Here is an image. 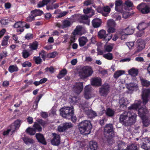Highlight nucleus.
Wrapping results in <instances>:
<instances>
[{
  "label": "nucleus",
  "instance_id": "f257e3e1",
  "mask_svg": "<svg viewBox=\"0 0 150 150\" xmlns=\"http://www.w3.org/2000/svg\"><path fill=\"white\" fill-rule=\"evenodd\" d=\"M150 95V90L149 89H144L143 90L142 97L144 105L142 108H139L138 111L139 115L142 119L144 126L145 127L149 125L150 123V119L145 115L148 111L145 105L149 100Z\"/></svg>",
  "mask_w": 150,
  "mask_h": 150
},
{
  "label": "nucleus",
  "instance_id": "f03ea898",
  "mask_svg": "<svg viewBox=\"0 0 150 150\" xmlns=\"http://www.w3.org/2000/svg\"><path fill=\"white\" fill-rule=\"evenodd\" d=\"M137 115L130 112L125 111L120 115V121L125 126L131 125L136 121Z\"/></svg>",
  "mask_w": 150,
  "mask_h": 150
},
{
  "label": "nucleus",
  "instance_id": "7ed1b4c3",
  "mask_svg": "<svg viewBox=\"0 0 150 150\" xmlns=\"http://www.w3.org/2000/svg\"><path fill=\"white\" fill-rule=\"evenodd\" d=\"M92 127V126L90 122L85 120L80 123L79 129L81 133L86 135L90 133Z\"/></svg>",
  "mask_w": 150,
  "mask_h": 150
},
{
  "label": "nucleus",
  "instance_id": "20e7f679",
  "mask_svg": "<svg viewBox=\"0 0 150 150\" xmlns=\"http://www.w3.org/2000/svg\"><path fill=\"white\" fill-rule=\"evenodd\" d=\"M104 133L108 140L111 139L114 137L115 134L112 124H109L106 125L104 128Z\"/></svg>",
  "mask_w": 150,
  "mask_h": 150
},
{
  "label": "nucleus",
  "instance_id": "39448f33",
  "mask_svg": "<svg viewBox=\"0 0 150 150\" xmlns=\"http://www.w3.org/2000/svg\"><path fill=\"white\" fill-rule=\"evenodd\" d=\"M59 111L60 114L62 117L67 119H70L73 110L71 107H64L61 108Z\"/></svg>",
  "mask_w": 150,
  "mask_h": 150
},
{
  "label": "nucleus",
  "instance_id": "423d86ee",
  "mask_svg": "<svg viewBox=\"0 0 150 150\" xmlns=\"http://www.w3.org/2000/svg\"><path fill=\"white\" fill-rule=\"evenodd\" d=\"M93 71L91 67L86 66L83 67L79 75L81 78L84 79L89 77L92 74Z\"/></svg>",
  "mask_w": 150,
  "mask_h": 150
},
{
  "label": "nucleus",
  "instance_id": "0eeeda50",
  "mask_svg": "<svg viewBox=\"0 0 150 150\" xmlns=\"http://www.w3.org/2000/svg\"><path fill=\"white\" fill-rule=\"evenodd\" d=\"M137 8L143 14L150 13V7L145 3H141Z\"/></svg>",
  "mask_w": 150,
  "mask_h": 150
},
{
  "label": "nucleus",
  "instance_id": "6e6552de",
  "mask_svg": "<svg viewBox=\"0 0 150 150\" xmlns=\"http://www.w3.org/2000/svg\"><path fill=\"white\" fill-rule=\"evenodd\" d=\"M106 33L105 30H102L98 32V35L100 38L103 39L107 42L112 38V35L110 34H106Z\"/></svg>",
  "mask_w": 150,
  "mask_h": 150
},
{
  "label": "nucleus",
  "instance_id": "1a4fd4ad",
  "mask_svg": "<svg viewBox=\"0 0 150 150\" xmlns=\"http://www.w3.org/2000/svg\"><path fill=\"white\" fill-rule=\"evenodd\" d=\"M84 106H86V105L81 104L79 105V107L82 109L85 112V113L90 118H93L97 116L96 112L92 110H89L87 108H84Z\"/></svg>",
  "mask_w": 150,
  "mask_h": 150
},
{
  "label": "nucleus",
  "instance_id": "9d476101",
  "mask_svg": "<svg viewBox=\"0 0 150 150\" xmlns=\"http://www.w3.org/2000/svg\"><path fill=\"white\" fill-rule=\"evenodd\" d=\"M110 88L109 84L107 83H105L99 89L100 95L104 96H106L109 92Z\"/></svg>",
  "mask_w": 150,
  "mask_h": 150
},
{
  "label": "nucleus",
  "instance_id": "9b49d317",
  "mask_svg": "<svg viewBox=\"0 0 150 150\" xmlns=\"http://www.w3.org/2000/svg\"><path fill=\"white\" fill-rule=\"evenodd\" d=\"M32 15L28 17L27 21L29 22H31L34 18L37 16H40L43 13V11L39 9H35L31 11Z\"/></svg>",
  "mask_w": 150,
  "mask_h": 150
},
{
  "label": "nucleus",
  "instance_id": "f8f14e48",
  "mask_svg": "<svg viewBox=\"0 0 150 150\" xmlns=\"http://www.w3.org/2000/svg\"><path fill=\"white\" fill-rule=\"evenodd\" d=\"M83 82L77 83L73 85V88L75 93L79 94L81 92L83 88Z\"/></svg>",
  "mask_w": 150,
  "mask_h": 150
},
{
  "label": "nucleus",
  "instance_id": "ddd939ff",
  "mask_svg": "<svg viewBox=\"0 0 150 150\" xmlns=\"http://www.w3.org/2000/svg\"><path fill=\"white\" fill-rule=\"evenodd\" d=\"M72 127L71 123L70 122H66L63 124L62 125L58 126V130L60 132H64L66 129L70 128Z\"/></svg>",
  "mask_w": 150,
  "mask_h": 150
},
{
  "label": "nucleus",
  "instance_id": "4468645a",
  "mask_svg": "<svg viewBox=\"0 0 150 150\" xmlns=\"http://www.w3.org/2000/svg\"><path fill=\"white\" fill-rule=\"evenodd\" d=\"M91 90V85H88L85 86V88L84 97L86 99H89L94 96L92 93Z\"/></svg>",
  "mask_w": 150,
  "mask_h": 150
},
{
  "label": "nucleus",
  "instance_id": "2eb2a0df",
  "mask_svg": "<svg viewBox=\"0 0 150 150\" xmlns=\"http://www.w3.org/2000/svg\"><path fill=\"white\" fill-rule=\"evenodd\" d=\"M143 142L141 146V147L145 150L150 149V139L145 138L142 139Z\"/></svg>",
  "mask_w": 150,
  "mask_h": 150
},
{
  "label": "nucleus",
  "instance_id": "dca6fc26",
  "mask_svg": "<svg viewBox=\"0 0 150 150\" xmlns=\"http://www.w3.org/2000/svg\"><path fill=\"white\" fill-rule=\"evenodd\" d=\"M123 2L121 0H116L115 2V10L119 12H122Z\"/></svg>",
  "mask_w": 150,
  "mask_h": 150
},
{
  "label": "nucleus",
  "instance_id": "f3484780",
  "mask_svg": "<svg viewBox=\"0 0 150 150\" xmlns=\"http://www.w3.org/2000/svg\"><path fill=\"white\" fill-rule=\"evenodd\" d=\"M119 103L120 107L123 108L126 107L127 105L129 103V102L127 98L122 97L119 99Z\"/></svg>",
  "mask_w": 150,
  "mask_h": 150
},
{
  "label": "nucleus",
  "instance_id": "a211bd4d",
  "mask_svg": "<svg viewBox=\"0 0 150 150\" xmlns=\"http://www.w3.org/2000/svg\"><path fill=\"white\" fill-rule=\"evenodd\" d=\"M23 22L19 21L16 23L14 25V27L18 28L16 31L17 32H20V33L24 31V29L23 28Z\"/></svg>",
  "mask_w": 150,
  "mask_h": 150
},
{
  "label": "nucleus",
  "instance_id": "6ab92c4d",
  "mask_svg": "<svg viewBox=\"0 0 150 150\" xmlns=\"http://www.w3.org/2000/svg\"><path fill=\"white\" fill-rule=\"evenodd\" d=\"M54 136L53 138L51 140V143L52 144L54 145H58L60 143L59 136L55 133L52 134Z\"/></svg>",
  "mask_w": 150,
  "mask_h": 150
},
{
  "label": "nucleus",
  "instance_id": "aec40b11",
  "mask_svg": "<svg viewBox=\"0 0 150 150\" xmlns=\"http://www.w3.org/2000/svg\"><path fill=\"white\" fill-rule=\"evenodd\" d=\"M91 81L92 85L94 86H99L101 84V79L98 77H96L91 79Z\"/></svg>",
  "mask_w": 150,
  "mask_h": 150
},
{
  "label": "nucleus",
  "instance_id": "412c9836",
  "mask_svg": "<svg viewBox=\"0 0 150 150\" xmlns=\"http://www.w3.org/2000/svg\"><path fill=\"white\" fill-rule=\"evenodd\" d=\"M126 86L128 90L131 91L137 90L138 88L137 84L133 83L127 84Z\"/></svg>",
  "mask_w": 150,
  "mask_h": 150
},
{
  "label": "nucleus",
  "instance_id": "4be33fe9",
  "mask_svg": "<svg viewBox=\"0 0 150 150\" xmlns=\"http://www.w3.org/2000/svg\"><path fill=\"white\" fill-rule=\"evenodd\" d=\"M35 136L39 142L43 144H46V142L43 135L40 133H37Z\"/></svg>",
  "mask_w": 150,
  "mask_h": 150
},
{
  "label": "nucleus",
  "instance_id": "5701e85b",
  "mask_svg": "<svg viewBox=\"0 0 150 150\" xmlns=\"http://www.w3.org/2000/svg\"><path fill=\"white\" fill-rule=\"evenodd\" d=\"M98 147V145L96 142L94 141L89 142V150H96Z\"/></svg>",
  "mask_w": 150,
  "mask_h": 150
},
{
  "label": "nucleus",
  "instance_id": "b1692460",
  "mask_svg": "<svg viewBox=\"0 0 150 150\" xmlns=\"http://www.w3.org/2000/svg\"><path fill=\"white\" fill-rule=\"evenodd\" d=\"M141 103V101L140 100L136 101L134 103L131 105L130 106L128 107V109L129 110H137L138 108L139 107Z\"/></svg>",
  "mask_w": 150,
  "mask_h": 150
},
{
  "label": "nucleus",
  "instance_id": "393cba45",
  "mask_svg": "<svg viewBox=\"0 0 150 150\" xmlns=\"http://www.w3.org/2000/svg\"><path fill=\"white\" fill-rule=\"evenodd\" d=\"M83 12L85 14H89L88 17H90L94 15L95 11L91 8L87 7L83 9Z\"/></svg>",
  "mask_w": 150,
  "mask_h": 150
},
{
  "label": "nucleus",
  "instance_id": "a878e982",
  "mask_svg": "<svg viewBox=\"0 0 150 150\" xmlns=\"http://www.w3.org/2000/svg\"><path fill=\"white\" fill-rule=\"evenodd\" d=\"M137 42L138 44L137 51L139 52L141 51L144 48L145 43L144 40L141 39L138 40Z\"/></svg>",
  "mask_w": 150,
  "mask_h": 150
},
{
  "label": "nucleus",
  "instance_id": "bb28decb",
  "mask_svg": "<svg viewBox=\"0 0 150 150\" xmlns=\"http://www.w3.org/2000/svg\"><path fill=\"white\" fill-rule=\"evenodd\" d=\"M101 23V20L98 18L94 19L92 22V25L95 28H97L100 27Z\"/></svg>",
  "mask_w": 150,
  "mask_h": 150
},
{
  "label": "nucleus",
  "instance_id": "cd10ccee",
  "mask_svg": "<svg viewBox=\"0 0 150 150\" xmlns=\"http://www.w3.org/2000/svg\"><path fill=\"white\" fill-rule=\"evenodd\" d=\"M83 29V28L81 26H76V28L74 29L72 33L74 35H82V31Z\"/></svg>",
  "mask_w": 150,
  "mask_h": 150
},
{
  "label": "nucleus",
  "instance_id": "c85d7f7f",
  "mask_svg": "<svg viewBox=\"0 0 150 150\" xmlns=\"http://www.w3.org/2000/svg\"><path fill=\"white\" fill-rule=\"evenodd\" d=\"M79 41L80 46L82 47L88 42V40L86 37L83 36L80 37L79 38Z\"/></svg>",
  "mask_w": 150,
  "mask_h": 150
},
{
  "label": "nucleus",
  "instance_id": "c756f323",
  "mask_svg": "<svg viewBox=\"0 0 150 150\" xmlns=\"http://www.w3.org/2000/svg\"><path fill=\"white\" fill-rule=\"evenodd\" d=\"M128 74H129L132 76H136L138 74V70L135 68H132L128 71Z\"/></svg>",
  "mask_w": 150,
  "mask_h": 150
},
{
  "label": "nucleus",
  "instance_id": "7c9ffc66",
  "mask_svg": "<svg viewBox=\"0 0 150 150\" xmlns=\"http://www.w3.org/2000/svg\"><path fill=\"white\" fill-rule=\"evenodd\" d=\"M62 22L64 28L70 26L72 23L70 19H65L62 21Z\"/></svg>",
  "mask_w": 150,
  "mask_h": 150
},
{
  "label": "nucleus",
  "instance_id": "2f4dec72",
  "mask_svg": "<svg viewBox=\"0 0 150 150\" xmlns=\"http://www.w3.org/2000/svg\"><path fill=\"white\" fill-rule=\"evenodd\" d=\"M103 16H107L110 11V8L109 6H106L103 7Z\"/></svg>",
  "mask_w": 150,
  "mask_h": 150
},
{
  "label": "nucleus",
  "instance_id": "473e14b6",
  "mask_svg": "<svg viewBox=\"0 0 150 150\" xmlns=\"http://www.w3.org/2000/svg\"><path fill=\"white\" fill-rule=\"evenodd\" d=\"M124 33L127 35H129L133 33L134 30L131 28L129 27L123 30H122Z\"/></svg>",
  "mask_w": 150,
  "mask_h": 150
},
{
  "label": "nucleus",
  "instance_id": "72a5a7b5",
  "mask_svg": "<svg viewBox=\"0 0 150 150\" xmlns=\"http://www.w3.org/2000/svg\"><path fill=\"white\" fill-rule=\"evenodd\" d=\"M118 150H125L126 148L125 144L122 141H120L118 142Z\"/></svg>",
  "mask_w": 150,
  "mask_h": 150
},
{
  "label": "nucleus",
  "instance_id": "f704fd0d",
  "mask_svg": "<svg viewBox=\"0 0 150 150\" xmlns=\"http://www.w3.org/2000/svg\"><path fill=\"white\" fill-rule=\"evenodd\" d=\"M125 71L122 70H120L116 71L114 74V77L115 78L117 79L120 76L124 74Z\"/></svg>",
  "mask_w": 150,
  "mask_h": 150
},
{
  "label": "nucleus",
  "instance_id": "c9c22d12",
  "mask_svg": "<svg viewBox=\"0 0 150 150\" xmlns=\"http://www.w3.org/2000/svg\"><path fill=\"white\" fill-rule=\"evenodd\" d=\"M8 71L11 73L16 72L18 71V68L16 65L10 66L8 69Z\"/></svg>",
  "mask_w": 150,
  "mask_h": 150
},
{
  "label": "nucleus",
  "instance_id": "e433bc0d",
  "mask_svg": "<svg viewBox=\"0 0 150 150\" xmlns=\"http://www.w3.org/2000/svg\"><path fill=\"white\" fill-rule=\"evenodd\" d=\"M10 38L9 35H5L4 36L1 43L2 46H6L8 44V41Z\"/></svg>",
  "mask_w": 150,
  "mask_h": 150
},
{
  "label": "nucleus",
  "instance_id": "4c0bfd02",
  "mask_svg": "<svg viewBox=\"0 0 150 150\" xmlns=\"http://www.w3.org/2000/svg\"><path fill=\"white\" fill-rule=\"evenodd\" d=\"M33 127H34V129L35 130V131H37L40 132L42 130V128L38 122H35Z\"/></svg>",
  "mask_w": 150,
  "mask_h": 150
},
{
  "label": "nucleus",
  "instance_id": "58836bf2",
  "mask_svg": "<svg viewBox=\"0 0 150 150\" xmlns=\"http://www.w3.org/2000/svg\"><path fill=\"white\" fill-rule=\"evenodd\" d=\"M67 71L66 69H63L60 71L57 77L59 79H61L67 74Z\"/></svg>",
  "mask_w": 150,
  "mask_h": 150
},
{
  "label": "nucleus",
  "instance_id": "ea45409f",
  "mask_svg": "<svg viewBox=\"0 0 150 150\" xmlns=\"http://www.w3.org/2000/svg\"><path fill=\"white\" fill-rule=\"evenodd\" d=\"M147 27V24L144 22H142L139 23L138 26L137 28L139 30L142 31L145 29Z\"/></svg>",
  "mask_w": 150,
  "mask_h": 150
},
{
  "label": "nucleus",
  "instance_id": "a19ab883",
  "mask_svg": "<svg viewBox=\"0 0 150 150\" xmlns=\"http://www.w3.org/2000/svg\"><path fill=\"white\" fill-rule=\"evenodd\" d=\"M114 111L110 108H108L106 110V114L109 117L113 116L114 115Z\"/></svg>",
  "mask_w": 150,
  "mask_h": 150
},
{
  "label": "nucleus",
  "instance_id": "79ce46f5",
  "mask_svg": "<svg viewBox=\"0 0 150 150\" xmlns=\"http://www.w3.org/2000/svg\"><path fill=\"white\" fill-rule=\"evenodd\" d=\"M24 142L27 144H29L33 143L34 140L32 139L27 137H25L23 138Z\"/></svg>",
  "mask_w": 150,
  "mask_h": 150
},
{
  "label": "nucleus",
  "instance_id": "37998d69",
  "mask_svg": "<svg viewBox=\"0 0 150 150\" xmlns=\"http://www.w3.org/2000/svg\"><path fill=\"white\" fill-rule=\"evenodd\" d=\"M38 42L35 41L30 45V48L31 50H35L37 49L38 46Z\"/></svg>",
  "mask_w": 150,
  "mask_h": 150
},
{
  "label": "nucleus",
  "instance_id": "c03bdc74",
  "mask_svg": "<svg viewBox=\"0 0 150 150\" xmlns=\"http://www.w3.org/2000/svg\"><path fill=\"white\" fill-rule=\"evenodd\" d=\"M103 56L105 59L110 60L112 59L113 58L112 54L110 53L104 54Z\"/></svg>",
  "mask_w": 150,
  "mask_h": 150
},
{
  "label": "nucleus",
  "instance_id": "a18cd8bd",
  "mask_svg": "<svg viewBox=\"0 0 150 150\" xmlns=\"http://www.w3.org/2000/svg\"><path fill=\"white\" fill-rule=\"evenodd\" d=\"M26 132L27 133L30 135H34L36 132L34 128L30 127H28L26 129Z\"/></svg>",
  "mask_w": 150,
  "mask_h": 150
},
{
  "label": "nucleus",
  "instance_id": "49530a36",
  "mask_svg": "<svg viewBox=\"0 0 150 150\" xmlns=\"http://www.w3.org/2000/svg\"><path fill=\"white\" fill-rule=\"evenodd\" d=\"M141 83L143 86L147 87L150 85V81L144 79H141Z\"/></svg>",
  "mask_w": 150,
  "mask_h": 150
},
{
  "label": "nucleus",
  "instance_id": "de8ad7c7",
  "mask_svg": "<svg viewBox=\"0 0 150 150\" xmlns=\"http://www.w3.org/2000/svg\"><path fill=\"white\" fill-rule=\"evenodd\" d=\"M107 24L109 27H115L116 25L115 21L112 19L109 20L108 21Z\"/></svg>",
  "mask_w": 150,
  "mask_h": 150
},
{
  "label": "nucleus",
  "instance_id": "09e8293b",
  "mask_svg": "<svg viewBox=\"0 0 150 150\" xmlns=\"http://www.w3.org/2000/svg\"><path fill=\"white\" fill-rule=\"evenodd\" d=\"M127 150H137V144H132L127 147Z\"/></svg>",
  "mask_w": 150,
  "mask_h": 150
},
{
  "label": "nucleus",
  "instance_id": "8fccbe9b",
  "mask_svg": "<svg viewBox=\"0 0 150 150\" xmlns=\"http://www.w3.org/2000/svg\"><path fill=\"white\" fill-rule=\"evenodd\" d=\"M120 12L122 13L123 17L125 18H128L130 15V13L127 11H125L123 9H122V11Z\"/></svg>",
  "mask_w": 150,
  "mask_h": 150
},
{
  "label": "nucleus",
  "instance_id": "3c124183",
  "mask_svg": "<svg viewBox=\"0 0 150 150\" xmlns=\"http://www.w3.org/2000/svg\"><path fill=\"white\" fill-rule=\"evenodd\" d=\"M22 55L24 58H26L30 56V54L26 50H24L22 52Z\"/></svg>",
  "mask_w": 150,
  "mask_h": 150
},
{
  "label": "nucleus",
  "instance_id": "603ef678",
  "mask_svg": "<svg viewBox=\"0 0 150 150\" xmlns=\"http://www.w3.org/2000/svg\"><path fill=\"white\" fill-rule=\"evenodd\" d=\"M37 122L39 124L41 125L43 127L46 126L47 124V122L44 121L41 119L37 120Z\"/></svg>",
  "mask_w": 150,
  "mask_h": 150
},
{
  "label": "nucleus",
  "instance_id": "864d4df0",
  "mask_svg": "<svg viewBox=\"0 0 150 150\" xmlns=\"http://www.w3.org/2000/svg\"><path fill=\"white\" fill-rule=\"evenodd\" d=\"M47 55V53L44 50H42L41 52L39 53L40 56L44 60H45Z\"/></svg>",
  "mask_w": 150,
  "mask_h": 150
},
{
  "label": "nucleus",
  "instance_id": "5fc2aeb1",
  "mask_svg": "<svg viewBox=\"0 0 150 150\" xmlns=\"http://www.w3.org/2000/svg\"><path fill=\"white\" fill-rule=\"evenodd\" d=\"M21 123L22 122L20 120H17L15 121L14 122V125L15 128L16 129L18 128L20 126Z\"/></svg>",
  "mask_w": 150,
  "mask_h": 150
},
{
  "label": "nucleus",
  "instance_id": "6e6d98bb",
  "mask_svg": "<svg viewBox=\"0 0 150 150\" xmlns=\"http://www.w3.org/2000/svg\"><path fill=\"white\" fill-rule=\"evenodd\" d=\"M112 47L110 45L105 46V51L104 52H105L106 51L108 52H111L112 50Z\"/></svg>",
  "mask_w": 150,
  "mask_h": 150
},
{
  "label": "nucleus",
  "instance_id": "4d7b16f0",
  "mask_svg": "<svg viewBox=\"0 0 150 150\" xmlns=\"http://www.w3.org/2000/svg\"><path fill=\"white\" fill-rule=\"evenodd\" d=\"M22 65L23 67H30L31 66V64L28 61H25L22 63Z\"/></svg>",
  "mask_w": 150,
  "mask_h": 150
},
{
  "label": "nucleus",
  "instance_id": "13d9d810",
  "mask_svg": "<svg viewBox=\"0 0 150 150\" xmlns=\"http://www.w3.org/2000/svg\"><path fill=\"white\" fill-rule=\"evenodd\" d=\"M125 4L126 6L128 8L132 7L133 6V4L132 2L129 0L126 1Z\"/></svg>",
  "mask_w": 150,
  "mask_h": 150
},
{
  "label": "nucleus",
  "instance_id": "bf43d9fd",
  "mask_svg": "<svg viewBox=\"0 0 150 150\" xmlns=\"http://www.w3.org/2000/svg\"><path fill=\"white\" fill-rule=\"evenodd\" d=\"M34 59L35 63L37 64H40L42 62V59L39 57H34Z\"/></svg>",
  "mask_w": 150,
  "mask_h": 150
},
{
  "label": "nucleus",
  "instance_id": "052dcab7",
  "mask_svg": "<svg viewBox=\"0 0 150 150\" xmlns=\"http://www.w3.org/2000/svg\"><path fill=\"white\" fill-rule=\"evenodd\" d=\"M93 1L92 0H87L85 1L83 3L84 5L87 6L93 4Z\"/></svg>",
  "mask_w": 150,
  "mask_h": 150
},
{
  "label": "nucleus",
  "instance_id": "680f3d73",
  "mask_svg": "<svg viewBox=\"0 0 150 150\" xmlns=\"http://www.w3.org/2000/svg\"><path fill=\"white\" fill-rule=\"evenodd\" d=\"M57 52H54L50 53L47 54V56L50 58H53L55 57L57 55Z\"/></svg>",
  "mask_w": 150,
  "mask_h": 150
},
{
  "label": "nucleus",
  "instance_id": "e2e57ef3",
  "mask_svg": "<svg viewBox=\"0 0 150 150\" xmlns=\"http://www.w3.org/2000/svg\"><path fill=\"white\" fill-rule=\"evenodd\" d=\"M9 20L7 19H3L1 20V23L3 25H6L8 24L9 22Z\"/></svg>",
  "mask_w": 150,
  "mask_h": 150
},
{
  "label": "nucleus",
  "instance_id": "0e129e2a",
  "mask_svg": "<svg viewBox=\"0 0 150 150\" xmlns=\"http://www.w3.org/2000/svg\"><path fill=\"white\" fill-rule=\"evenodd\" d=\"M68 12H66L65 11H64L62 12H61L60 13L59 15H58L57 16L56 18H61L62 17H63L65 15H66L67 13Z\"/></svg>",
  "mask_w": 150,
  "mask_h": 150
},
{
  "label": "nucleus",
  "instance_id": "69168bd1",
  "mask_svg": "<svg viewBox=\"0 0 150 150\" xmlns=\"http://www.w3.org/2000/svg\"><path fill=\"white\" fill-rule=\"evenodd\" d=\"M33 35L30 33H27L25 36V39L27 40H30L32 39L33 38Z\"/></svg>",
  "mask_w": 150,
  "mask_h": 150
},
{
  "label": "nucleus",
  "instance_id": "338daca9",
  "mask_svg": "<svg viewBox=\"0 0 150 150\" xmlns=\"http://www.w3.org/2000/svg\"><path fill=\"white\" fill-rule=\"evenodd\" d=\"M107 31L109 33H113L115 31V29L114 28V27H109Z\"/></svg>",
  "mask_w": 150,
  "mask_h": 150
},
{
  "label": "nucleus",
  "instance_id": "774afa93",
  "mask_svg": "<svg viewBox=\"0 0 150 150\" xmlns=\"http://www.w3.org/2000/svg\"><path fill=\"white\" fill-rule=\"evenodd\" d=\"M120 35H121V40H124L125 38H126V36L127 35L123 31H121L120 33Z\"/></svg>",
  "mask_w": 150,
  "mask_h": 150
}]
</instances>
